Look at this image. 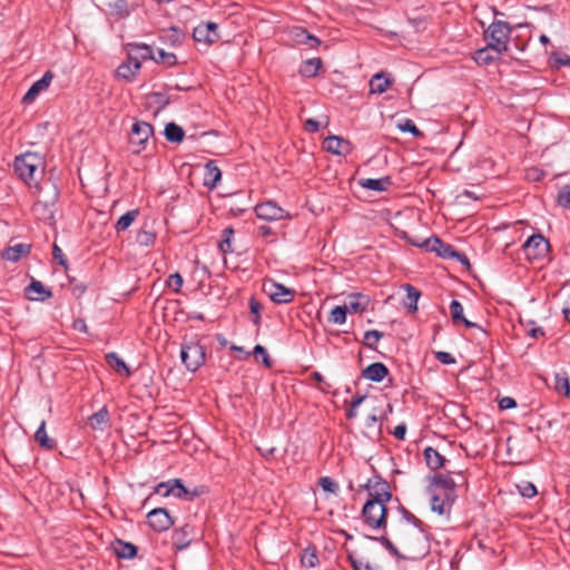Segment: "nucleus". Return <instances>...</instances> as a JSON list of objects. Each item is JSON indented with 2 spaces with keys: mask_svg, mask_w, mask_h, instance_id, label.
I'll return each instance as SVG.
<instances>
[{
  "mask_svg": "<svg viewBox=\"0 0 570 570\" xmlns=\"http://www.w3.org/2000/svg\"><path fill=\"white\" fill-rule=\"evenodd\" d=\"M405 434H406V425L405 424L402 423L394 428L393 435L397 440H403L405 438Z\"/></svg>",
  "mask_w": 570,
  "mask_h": 570,
  "instance_id": "69168bd1",
  "label": "nucleus"
},
{
  "mask_svg": "<svg viewBox=\"0 0 570 570\" xmlns=\"http://www.w3.org/2000/svg\"><path fill=\"white\" fill-rule=\"evenodd\" d=\"M140 67V61L129 56L128 59L117 68L116 76L126 81H132Z\"/></svg>",
  "mask_w": 570,
  "mask_h": 570,
  "instance_id": "f3484780",
  "label": "nucleus"
},
{
  "mask_svg": "<svg viewBox=\"0 0 570 570\" xmlns=\"http://www.w3.org/2000/svg\"><path fill=\"white\" fill-rule=\"evenodd\" d=\"M421 246L425 247L429 250L436 252L439 256L444 258L461 257V255L456 253L451 245L444 244L438 237L426 239Z\"/></svg>",
  "mask_w": 570,
  "mask_h": 570,
  "instance_id": "2eb2a0df",
  "label": "nucleus"
},
{
  "mask_svg": "<svg viewBox=\"0 0 570 570\" xmlns=\"http://www.w3.org/2000/svg\"><path fill=\"white\" fill-rule=\"evenodd\" d=\"M403 287L406 291V296L409 301L406 307L410 313H414L417 311V301L421 296V292L411 284H405Z\"/></svg>",
  "mask_w": 570,
  "mask_h": 570,
  "instance_id": "4c0bfd02",
  "label": "nucleus"
},
{
  "mask_svg": "<svg viewBox=\"0 0 570 570\" xmlns=\"http://www.w3.org/2000/svg\"><path fill=\"white\" fill-rule=\"evenodd\" d=\"M264 293L276 304L291 303L295 297V291L275 282L266 279L263 283Z\"/></svg>",
  "mask_w": 570,
  "mask_h": 570,
  "instance_id": "0eeeda50",
  "label": "nucleus"
},
{
  "mask_svg": "<svg viewBox=\"0 0 570 570\" xmlns=\"http://www.w3.org/2000/svg\"><path fill=\"white\" fill-rule=\"evenodd\" d=\"M554 390L564 396L570 395V382L566 372L557 373L554 375Z\"/></svg>",
  "mask_w": 570,
  "mask_h": 570,
  "instance_id": "58836bf2",
  "label": "nucleus"
},
{
  "mask_svg": "<svg viewBox=\"0 0 570 570\" xmlns=\"http://www.w3.org/2000/svg\"><path fill=\"white\" fill-rule=\"evenodd\" d=\"M347 308L345 306H335L328 316V322L333 324L342 325L346 322Z\"/></svg>",
  "mask_w": 570,
  "mask_h": 570,
  "instance_id": "a18cd8bd",
  "label": "nucleus"
},
{
  "mask_svg": "<svg viewBox=\"0 0 570 570\" xmlns=\"http://www.w3.org/2000/svg\"><path fill=\"white\" fill-rule=\"evenodd\" d=\"M320 563L317 550L314 546H308L303 550L301 556V564L304 568L312 569Z\"/></svg>",
  "mask_w": 570,
  "mask_h": 570,
  "instance_id": "c756f323",
  "label": "nucleus"
},
{
  "mask_svg": "<svg viewBox=\"0 0 570 570\" xmlns=\"http://www.w3.org/2000/svg\"><path fill=\"white\" fill-rule=\"evenodd\" d=\"M107 364L114 368L117 373H125L126 376H130L131 372L127 364L117 355L115 352L106 354Z\"/></svg>",
  "mask_w": 570,
  "mask_h": 570,
  "instance_id": "473e14b6",
  "label": "nucleus"
},
{
  "mask_svg": "<svg viewBox=\"0 0 570 570\" xmlns=\"http://www.w3.org/2000/svg\"><path fill=\"white\" fill-rule=\"evenodd\" d=\"M193 38L196 42L204 43L206 47L212 46L220 38L218 24L212 21L199 23L194 28Z\"/></svg>",
  "mask_w": 570,
  "mask_h": 570,
  "instance_id": "6e6552de",
  "label": "nucleus"
},
{
  "mask_svg": "<svg viewBox=\"0 0 570 570\" xmlns=\"http://www.w3.org/2000/svg\"><path fill=\"white\" fill-rule=\"evenodd\" d=\"M399 128L401 131L411 132L415 137L422 136L421 130L415 126V124L411 119H406L404 122L399 124Z\"/></svg>",
  "mask_w": 570,
  "mask_h": 570,
  "instance_id": "5fc2aeb1",
  "label": "nucleus"
},
{
  "mask_svg": "<svg viewBox=\"0 0 570 570\" xmlns=\"http://www.w3.org/2000/svg\"><path fill=\"white\" fill-rule=\"evenodd\" d=\"M205 348L197 340L185 341L180 348V358L187 370L195 372L205 363Z\"/></svg>",
  "mask_w": 570,
  "mask_h": 570,
  "instance_id": "39448f33",
  "label": "nucleus"
},
{
  "mask_svg": "<svg viewBox=\"0 0 570 570\" xmlns=\"http://www.w3.org/2000/svg\"><path fill=\"white\" fill-rule=\"evenodd\" d=\"M154 128L149 122L136 121L131 127L129 142L135 154L145 149L148 139L153 136Z\"/></svg>",
  "mask_w": 570,
  "mask_h": 570,
  "instance_id": "423d86ee",
  "label": "nucleus"
},
{
  "mask_svg": "<svg viewBox=\"0 0 570 570\" xmlns=\"http://www.w3.org/2000/svg\"><path fill=\"white\" fill-rule=\"evenodd\" d=\"M322 67V60L321 58H312V59H307L306 61L303 62V65L301 66L299 68V73L303 76V77H315L320 70V68Z\"/></svg>",
  "mask_w": 570,
  "mask_h": 570,
  "instance_id": "72a5a7b5",
  "label": "nucleus"
},
{
  "mask_svg": "<svg viewBox=\"0 0 570 570\" xmlns=\"http://www.w3.org/2000/svg\"><path fill=\"white\" fill-rule=\"evenodd\" d=\"M454 474V472L435 469L426 476L431 510L439 515L449 513L456 499L458 481Z\"/></svg>",
  "mask_w": 570,
  "mask_h": 570,
  "instance_id": "f257e3e1",
  "label": "nucleus"
},
{
  "mask_svg": "<svg viewBox=\"0 0 570 570\" xmlns=\"http://www.w3.org/2000/svg\"><path fill=\"white\" fill-rule=\"evenodd\" d=\"M233 236H234L233 227L229 226L223 230L222 239L218 243V247L223 254L233 252V248H232Z\"/></svg>",
  "mask_w": 570,
  "mask_h": 570,
  "instance_id": "37998d69",
  "label": "nucleus"
},
{
  "mask_svg": "<svg viewBox=\"0 0 570 570\" xmlns=\"http://www.w3.org/2000/svg\"><path fill=\"white\" fill-rule=\"evenodd\" d=\"M187 489L183 483L180 479H171L166 482H160L155 488V493L160 494L163 497H169L173 495L177 499H184L186 498Z\"/></svg>",
  "mask_w": 570,
  "mask_h": 570,
  "instance_id": "f8f14e48",
  "label": "nucleus"
},
{
  "mask_svg": "<svg viewBox=\"0 0 570 570\" xmlns=\"http://www.w3.org/2000/svg\"><path fill=\"white\" fill-rule=\"evenodd\" d=\"M529 259H537L546 255L549 243L542 235L530 236L522 246Z\"/></svg>",
  "mask_w": 570,
  "mask_h": 570,
  "instance_id": "9b49d317",
  "label": "nucleus"
},
{
  "mask_svg": "<svg viewBox=\"0 0 570 570\" xmlns=\"http://www.w3.org/2000/svg\"><path fill=\"white\" fill-rule=\"evenodd\" d=\"M149 527L156 532H164L171 528L175 523L165 508H155L147 514Z\"/></svg>",
  "mask_w": 570,
  "mask_h": 570,
  "instance_id": "9d476101",
  "label": "nucleus"
},
{
  "mask_svg": "<svg viewBox=\"0 0 570 570\" xmlns=\"http://www.w3.org/2000/svg\"><path fill=\"white\" fill-rule=\"evenodd\" d=\"M41 158L33 153H26L14 159V171L17 175L28 185L36 181L37 175H40L42 170Z\"/></svg>",
  "mask_w": 570,
  "mask_h": 570,
  "instance_id": "20e7f679",
  "label": "nucleus"
},
{
  "mask_svg": "<svg viewBox=\"0 0 570 570\" xmlns=\"http://www.w3.org/2000/svg\"><path fill=\"white\" fill-rule=\"evenodd\" d=\"M255 214L258 218L267 222L283 220L289 217V214L285 209L272 200L256 205Z\"/></svg>",
  "mask_w": 570,
  "mask_h": 570,
  "instance_id": "1a4fd4ad",
  "label": "nucleus"
},
{
  "mask_svg": "<svg viewBox=\"0 0 570 570\" xmlns=\"http://www.w3.org/2000/svg\"><path fill=\"white\" fill-rule=\"evenodd\" d=\"M519 493L527 499H531L537 495L538 491L532 482H521L515 484Z\"/></svg>",
  "mask_w": 570,
  "mask_h": 570,
  "instance_id": "09e8293b",
  "label": "nucleus"
},
{
  "mask_svg": "<svg viewBox=\"0 0 570 570\" xmlns=\"http://www.w3.org/2000/svg\"><path fill=\"white\" fill-rule=\"evenodd\" d=\"M387 374V367L380 362L372 363L363 370V376L373 382H381Z\"/></svg>",
  "mask_w": 570,
  "mask_h": 570,
  "instance_id": "b1692460",
  "label": "nucleus"
},
{
  "mask_svg": "<svg viewBox=\"0 0 570 570\" xmlns=\"http://www.w3.org/2000/svg\"><path fill=\"white\" fill-rule=\"evenodd\" d=\"M53 203L48 204L47 202L38 199L33 206L32 212L39 219L49 220L53 218Z\"/></svg>",
  "mask_w": 570,
  "mask_h": 570,
  "instance_id": "2f4dec72",
  "label": "nucleus"
},
{
  "mask_svg": "<svg viewBox=\"0 0 570 570\" xmlns=\"http://www.w3.org/2000/svg\"><path fill=\"white\" fill-rule=\"evenodd\" d=\"M139 48L144 51L141 53V57L144 59H147V58L155 59L157 62H161V63H165L167 66H174L177 62V58H176L175 53H173V52H167L164 49H158V57L159 58L156 59L154 57L153 48L150 46L141 45V46H139Z\"/></svg>",
  "mask_w": 570,
  "mask_h": 570,
  "instance_id": "6ab92c4d",
  "label": "nucleus"
},
{
  "mask_svg": "<svg viewBox=\"0 0 570 570\" xmlns=\"http://www.w3.org/2000/svg\"><path fill=\"white\" fill-rule=\"evenodd\" d=\"M402 512H403V518L407 522L412 523L415 528H417L420 530V532L423 533L425 535V539L429 541V534H428L429 527L422 520L416 518L413 513H411L406 509L403 508Z\"/></svg>",
  "mask_w": 570,
  "mask_h": 570,
  "instance_id": "79ce46f5",
  "label": "nucleus"
},
{
  "mask_svg": "<svg viewBox=\"0 0 570 570\" xmlns=\"http://www.w3.org/2000/svg\"><path fill=\"white\" fill-rule=\"evenodd\" d=\"M423 454L426 463H445V459L431 446L425 448Z\"/></svg>",
  "mask_w": 570,
  "mask_h": 570,
  "instance_id": "603ef678",
  "label": "nucleus"
},
{
  "mask_svg": "<svg viewBox=\"0 0 570 570\" xmlns=\"http://www.w3.org/2000/svg\"><path fill=\"white\" fill-rule=\"evenodd\" d=\"M52 256L56 261H58V263L61 266L67 268V258L65 257L61 248L57 244H53L52 246Z\"/></svg>",
  "mask_w": 570,
  "mask_h": 570,
  "instance_id": "bf43d9fd",
  "label": "nucleus"
},
{
  "mask_svg": "<svg viewBox=\"0 0 570 570\" xmlns=\"http://www.w3.org/2000/svg\"><path fill=\"white\" fill-rule=\"evenodd\" d=\"M512 28L503 20H494L487 30L484 39L494 53H503L508 50Z\"/></svg>",
  "mask_w": 570,
  "mask_h": 570,
  "instance_id": "7ed1b4c3",
  "label": "nucleus"
},
{
  "mask_svg": "<svg viewBox=\"0 0 570 570\" xmlns=\"http://www.w3.org/2000/svg\"><path fill=\"white\" fill-rule=\"evenodd\" d=\"M184 284L183 276L179 273H174L168 276L167 286L170 287L175 293H179Z\"/></svg>",
  "mask_w": 570,
  "mask_h": 570,
  "instance_id": "864d4df0",
  "label": "nucleus"
},
{
  "mask_svg": "<svg viewBox=\"0 0 570 570\" xmlns=\"http://www.w3.org/2000/svg\"><path fill=\"white\" fill-rule=\"evenodd\" d=\"M502 53H494L490 46L487 43V47L479 49L475 52L474 59L478 63L489 65L494 60L499 59Z\"/></svg>",
  "mask_w": 570,
  "mask_h": 570,
  "instance_id": "e433bc0d",
  "label": "nucleus"
},
{
  "mask_svg": "<svg viewBox=\"0 0 570 570\" xmlns=\"http://www.w3.org/2000/svg\"><path fill=\"white\" fill-rule=\"evenodd\" d=\"M323 146L326 151L337 156H346L353 149L352 144L340 136H328Z\"/></svg>",
  "mask_w": 570,
  "mask_h": 570,
  "instance_id": "ddd939ff",
  "label": "nucleus"
},
{
  "mask_svg": "<svg viewBox=\"0 0 570 570\" xmlns=\"http://www.w3.org/2000/svg\"><path fill=\"white\" fill-rule=\"evenodd\" d=\"M222 178V171L216 164L210 160L205 165L204 185L210 189L215 188Z\"/></svg>",
  "mask_w": 570,
  "mask_h": 570,
  "instance_id": "393cba45",
  "label": "nucleus"
},
{
  "mask_svg": "<svg viewBox=\"0 0 570 570\" xmlns=\"http://www.w3.org/2000/svg\"><path fill=\"white\" fill-rule=\"evenodd\" d=\"M350 559L354 570H372L368 561H364L363 559H355L352 557Z\"/></svg>",
  "mask_w": 570,
  "mask_h": 570,
  "instance_id": "052dcab7",
  "label": "nucleus"
},
{
  "mask_svg": "<svg viewBox=\"0 0 570 570\" xmlns=\"http://www.w3.org/2000/svg\"><path fill=\"white\" fill-rule=\"evenodd\" d=\"M156 240V235L150 230L141 229L136 235V243L140 246H151Z\"/></svg>",
  "mask_w": 570,
  "mask_h": 570,
  "instance_id": "49530a36",
  "label": "nucleus"
},
{
  "mask_svg": "<svg viewBox=\"0 0 570 570\" xmlns=\"http://www.w3.org/2000/svg\"><path fill=\"white\" fill-rule=\"evenodd\" d=\"M28 293H36L38 296H31L28 297L30 299H38V301H45L49 297H51L52 293L50 289H47L43 284L40 281L32 279L29 286L27 287Z\"/></svg>",
  "mask_w": 570,
  "mask_h": 570,
  "instance_id": "7c9ffc66",
  "label": "nucleus"
},
{
  "mask_svg": "<svg viewBox=\"0 0 570 570\" xmlns=\"http://www.w3.org/2000/svg\"><path fill=\"white\" fill-rule=\"evenodd\" d=\"M393 83V80L384 72L375 73L370 80V92L371 94H384Z\"/></svg>",
  "mask_w": 570,
  "mask_h": 570,
  "instance_id": "4be33fe9",
  "label": "nucleus"
},
{
  "mask_svg": "<svg viewBox=\"0 0 570 570\" xmlns=\"http://www.w3.org/2000/svg\"><path fill=\"white\" fill-rule=\"evenodd\" d=\"M318 485L323 489V491L336 494L338 492V484L331 479L330 476H322L318 480Z\"/></svg>",
  "mask_w": 570,
  "mask_h": 570,
  "instance_id": "3c124183",
  "label": "nucleus"
},
{
  "mask_svg": "<svg viewBox=\"0 0 570 570\" xmlns=\"http://www.w3.org/2000/svg\"><path fill=\"white\" fill-rule=\"evenodd\" d=\"M382 493H377L376 498L367 500L362 509V515L365 523L372 529L386 528V507L385 502L390 501L392 494L387 483H381Z\"/></svg>",
  "mask_w": 570,
  "mask_h": 570,
  "instance_id": "f03ea898",
  "label": "nucleus"
},
{
  "mask_svg": "<svg viewBox=\"0 0 570 570\" xmlns=\"http://www.w3.org/2000/svg\"><path fill=\"white\" fill-rule=\"evenodd\" d=\"M258 235L262 237H267L273 234V230L267 225H262L257 228Z\"/></svg>",
  "mask_w": 570,
  "mask_h": 570,
  "instance_id": "774afa93",
  "label": "nucleus"
},
{
  "mask_svg": "<svg viewBox=\"0 0 570 570\" xmlns=\"http://www.w3.org/2000/svg\"><path fill=\"white\" fill-rule=\"evenodd\" d=\"M108 9L116 19H125L135 9V4L129 3L128 0H112L108 3Z\"/></svg>",
  "mask_w": 570,
  "mask_h": 570,
  "instance_id": "aec40b11",
  "label": "nucleus"
},
{
  "mask_svg": "<svg viewBox=\"0 0 570 570\" xmlns=\"http://www.w3.org/2000/svg\"><path fill=\"white\" fill-rule=\"evenodd\" d=\"M31 252V245L26 243H19L6 247L1 252V258L8 262L17 263L22 257H27Z\"/></svg>",
  "mask_w": 570,
  "mask_h": 570,
  "instance_id": "4468645a",
  "label": "nucleus"
},
{
  "mask_svg": "<svg viewBox=\"0 0 570 570\" xmlns=\"http://www.w3.org/2000/svg\"><path fill=\"white\" fill-rule=\"evenodd\" d=\"M139 215L138 209H131L125 213L115 224V229L117 233L125 232L129 228V226L136 220Z\"/></svg>",
  "mask_w": 570,
  "mask_h": 570,
  "instance_id": "f704fd0d",
  "label": "nucleus"
},
{
  "mask_svg": "<svg viewBox=\"0 0 570 570\" xmlns=\"http://www.w3.org/2000/svg\"><path fill=\"white\" fill-rule=\"evenodd\" d=\"M245 354H246V357H248L249 355L253 354L256 360L258 358V356H262V362L265 367L271 368L273 366V361H272L267 350L259 344H257L254 347L253 352H246Z\"/></svg>",
  "mask_w": 570,
  "mask_h": 570,
  "instance_id": "c03bdc74",
  "label": "nucleus"
},
{
  "mask_svg": "<svg viewBox=\"0 0 570 570\" xmlns=\"http://www.w3.org/2000/svg\"><path fill=\"white\" fill-rule=\"evenodd\" d=\"M35 440L45 449L50 450L55 446V441L47 434L45 421L41 422L38 430L36 431Z\"/></svg>",
  "mask_w": 570,
  "mask_h": 570,
  "instance_id": "ea45409f",
  "label": "nucleus"
},
{
  "mask_svg": "<svg viewBox=\"0 0 570 570\" xmlns=\"http://www.w3.org/2000/svg\"><path fill=\"white\" fill-rule=\"evenodd\" d=\"M517 406V402L513 397L504 396L499 400V409L500 410H510Z\"/></svg>",
  "mask_w": 570,
  "mask_h": 570,
  "instance_id": "680f3d73",
  "label": "nucleus"
},
{
  "mask_svg": "<svg viewBox=\"0 0 570 570\" xmlns=\"http://www.w3.org/2000/svg\"><path fill=\"white\" fill-rule=\"evenodd\" d=\"M371 540L379 541L386 550H389L392 554L397 556L399 551L394 547V544L386 537L382 535L380 538L368 537Z\"/></svg>",
  "mask_w": 570,
  "mask_h": 570,
  "instance_id": "4d7b16f0",
  "label": "nucleus"
},
{
  "mask_svg": "<svg viewBox=\"0 0 570 570\" xmlns=\"http://www.w3.org/2000/svg\"><path fill=\"white\" fill-rule=\"evenodd\" d=\"M160 39L171 46H179L183 43L185 33L177 27H170L160 30Z\"/></svg>",
  "mask_w": 570,
  "mask_h": 570,
  "instance_id": "c85d7f7f",
  "label": "nucleus"
},
{
  "mask_svg": "<svg viewBox=\"0 0 570 570\" xmlns=\"http://www.w3.org/2000/svg\"><path fill=\"white\" fill-rule=\"evenodd\" d=\"M191 532L193 528L188 524L175 529L171 534V541L174 547L177 550L186 549L193 541Z\"/></svg>",
  "mask_w": 570,
  "mask_h": 570,
  "instance_id": "a211bd4d",
  "label": "nucleus"
},
{
  "mask_svg": "<svg viewBox=\"0 0 570 570\" xmlns=\"http://www.w3.org/2000/svg\"><path fill=\"white\" fill-rule=\"evenodd\" d=\"M360 186L374 191H384L392 185L390 176L382 178H365L358 181Z\"/></svg>",
  "mask_w": 570,
  "mask_h": 570,
  "instance_id": "a878e982",
  "label": "nucleus"
},
{
  "mask_svg": "<svg viewBox=\"0 0 570 570\" xmlns=\"http://www.w3.org/2000/svg\"><path fill=\"white\" fill-rule=\"evenodd\" d=\"M110 422L109 411L106 406L88 417V424L92 430L104 431Z\"/></svg>",
  "mask_w": 570,
  "mask_h": 570,
  "instance_id": "412c9836",
  "label": "nucleus"
},
{
  "mask_svg": "<svg viewBox=\"0 0 570 570\" xmlns=\"http://www.w3.org/2000/svg\"><path fill=\"white\" fill-rule=\"evenodd\" d=\"M304 129L309 132H316L320 129V122L314 119H307L304 124Z\"/></svg>",
  "mask_w": 570,
  "mask_h": 570,
  "instance_id": "0e129e2a",
  "label": "nucleus"
},
{
  "mask_svg": "<svg viewBox=\"0 0 570 570\" xmlns=\"http://www.w3.org/2000/svg\"><path fill=\"white\" fill-rule=\"evenodd\" d=\"M296 38H297L298 42L305 43V45L309 46V48H313V49L317 48L321 45V40L317 37L309 35L303 28L297 29Z\"/></svg>",
  "mask_w": 570,
  "mask_h": 570,
  "instance_id": "a19ab883",
  "label": "nucleus"
},
{
  "mask_svg": "<svg viewBox=\"0 0 570 570\" xmlns=\"http://www.w3.org/2000/svg\"><path fill=\"white\" fill-rule=\"evenodd\" d=\"M435 358L442 363V364H445V365H451V364H454L455 363V358L453 357V355L449 352H442V351H439L435 353Z\"/></svg>",
  "mask_w": 570,
  "mask_h": 570,
  "instance_id": "13d9d810",
  "label": "nucleus"
},
{
  "mask_svg": "<svg viewBox=\"0 0 570 570\" xmlns=\"http://www.w3.org/2000/svg\"><path fill=\"white\" fill-rule=\"evenodd\" d=\"M164 134L170 142H181L185 137L184 129L175 122L167 124Z\"/></svg>",
  "mask_w": 570,
  "mask_h": 570,
  "instance_id": "c9c22d12",
  "label": "nucleus"
},
{
  "mask_svg": "<svg viewBox=\"0 0 570 570\" xmlns=\"http://www.w3.org/2000/svg\"><path fill=\"white\" fill-rule=\"evenodd\" d=\"M451 318L454 324H463L465 327H479L475 323L470 322L463 315L462 304L453 299L450 304Z\"/></svg>",
  "mask_w": 570,
  "mask_h": 570,
  "instance_id": "cd10ccee",
  "label": "nucleus"
},
{
  "mask_svg": "<svg viewBox=\"0 0 570 570\" xmlns=\"http://www.w3.org/2000/svg\"><path fill=\"white\" fill-rule=\"evenodd\" d=\"M554 63L558 67H561V66H569L570 67V56L562 55L560 57H557L556 60H554Z\"/></svg>",
  "mask_w": 570,
  "mask_h": 570,
  "instance_id": "338daca9",
  "label": "nucleus"
},
{
  "mask_svg": "<svg viewBox=\"0 0 570 570\" xmlns=\"http://www.w3.org/2000/svg\"><path fill=\"white\" fill-rule=\"evenodd\" d=\"M249 311L254 315L253 323L258 325L261 322L262 305L254 297L249 299Z\"/></svg>",
  "mask_w": 570,
  "mask_h": 570,
  "instance_id": "6e6d98bb",
  "label": "nucleus"
},
{
  "mask_svg": "<svg viewBox=\"0 0 570 570\" xmlns=\"http://www.w3.org/2000/svg\"><path fill=\"white\" fill-rule=\"evenodd\" d=\"M52 79L53 73L51 71L45 72V75L39 80L35 81L32 86L29 88V90L26 92V95L22 98V102H32L42 90L49 87Z\"/></svg>",
  "mask_w": 570,
  "mask_h": 570,
  "instance_id": "dca6fc26",
  "label": "nucleus"
},
{
  "mask_svg": "<svg viewBox=\"0 0 570 570\" xmlns=\"http://www.w3.org/2000/svg\"><path fill=\"white\" fill-rule=\"evenodd\" d=\"M383 337V333L376 330L366 331L363 343L368 348H375L376 343Z\"/></svg>",
  "mask_w": 570,
  "mask_h": 570,
  "instance_id": "de8ad7c7",
  "label": "nucleus"
},
{
  "mask_svg": "<svg viewBox=\"0 0 570 570\" xmlns=\"http://www.w3.org/2000/svg\"><path fill=\"white\" fill-rule=\"evenodd\" d=\"M370 304V298L362 293H353L348 296V303L345 305L350 313L364 312Z\"/></svg>",
  "mask_w": 570,
  "mask_h": 570,
  "instance_id": "5701e85b",
  "label": "nucleus"
},
{
  "mask_svg": "<svg viewBox=\"0 0 570 570\" xmlns=\"http://www.w3.org/2000/svg\"><path fill=\"white\" fill-rule=\"evenodd\" d=\"M112 548L115 554L121 559H132L137 554L135 544L119 539L114 542Z\"/></svg>",
  "mask_w": 570,
  "mask_h": 570,
  "instance_id": "bb28decb",
  "label": "nucleus"
},
{
  "mask_svg": "<svg viewBox=\"0 0 570 570\" xmlns=\"http://www.w3.org/2000/svg\"><path fill=\"white\" fill-rule=\"evenodd\" d=\"M557 203L563 208H568L570 205V184L562 186L557 196Z\"/></svg>",
  "mask_w": 570,
  "mask_h": 570,
  "instance_id": "8fccbe9b",
  "label": "nucleus"
},
{
  "mask_svg": "<svg viewBox=\"0 0 570 570\" xmlns=\"http://www.w3.org/2000/svg\"><path fill=\"white\" fill-rule=\"evenodd\" d=\"M203 493H205V487H195L193 489H187L185 500L193 501L194 499L198 498Z\"/></svg>",
  "mask_w": 570,
  "mask_h": 570,
  "instance_id": "e2e57ef3",
  "label": "nucleus"
}]
</instances>
